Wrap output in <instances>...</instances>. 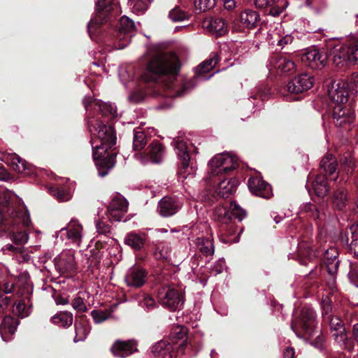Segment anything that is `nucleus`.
Returning a JSON list of instances; mask_svg holds the SVG:
<instances>
[{"mask_svg":"<svg viewBox=\"0 0 358 358\" xmlns=\"http://www.w3.org/2000/svg\"><path fill=\"white\" fill-rule=\"evenodd\" d=\"M89 131L92 136L97 138L100 145H94L92 140V155L97 167L98 173L101 177L106 176L115 165V155L107 152L116 143V135L110 125H106L94 117L88 120Z\"/></svg>","mask_w":358,"mask_h":358,"instance_id":"nucleus-1","label":"nucleus"},{"mask_svg":"<svg viewBox=\"0 0 358 358\" xmlns=\"http://www.w3.org/2000/svg\"><path fill=\"white\" fill-rule=\"evenodd\" d=\"M180 64L176 55L172 52H157L149 59L145 80H155L158 76H166L173 82L178 74Z\"/></svg>","mask_w":358,"mask_h":358,"instance_id":"nucleus-2","label":"nucleus"},{"mask_svg":"<svg viewBox=\"0 0 358 358\" xmlns=\"http://www.w3.org/2000/svg\"><path fill=\"white\" fill-rule=\"evenodd\" d=\"M0 203L7 206L8 217H5L0 210V226H3V230L0 233L1 238L4 237V233L10 229L12 222L20 217L22 224L28 227L31 224V219L27 210L22 201L11 192L6 191L0 194Z\"/></svg>","mask_w":358,"mask_h":358,"instance_id":"nucleus-3","label":"nucleus"},{"mask_svg":"<svg viewBox=\"0 0 358 358\" xmlns=\"http://www.w3.org/2000/svg\"><path fill=\"white\" fill-rule=\"evenodd\" d=\"M187 336V329L182 326H175L171 329L169 334V341H160L152 348V352L162 358H173L175 355L174 350L177 348L178 352L184 353V348L187 345L185 340Z\"/></svg>","mask_w":358,"mask_h":358,"instance_id":"nucleus-4","label":"nucleus"},{"mask_svg":"<svg viewBox=\"0 0 358 358\" xmlns=\"http://www.w3.org/2000/svg\"><path fill=\"white\" fill-rule=\"evenodd\" d=\"M95 4V15L87 25L91 37L92 33L96 32L99 26L111 21L118 10L117 0H96Z\"/></svg>","mask_w":358,"mask_h":358,"instance_id":"nucleus-5","label":"nucleus"},{"mask_svg":"<svg viewBox=\"0 0 358 358\" xmlns=\"http://www.w3.org/2000/svg\"><path fill=\"white\" fill-rule=\"evenodd\" d=\"M332 61L338 68L358 64V38H350L332 52Z\"/></svg>","mask_w":358,"mask_h":358,"instance_id":"nucleus-6","label":"nucleus"},{"mask_svg":"<svg viewBox=\"0 0 358 358\" xmlns=\"http://www.w3.org/2000/svg\"><path fill=\"white\" fill-rule=\"evenodd\" d=\"M172 144L175 148L176 154L181 161V166L179 169V179L187 185L188 181L194 179L196 174V168L192 165L189 166V155L187 151V146L184 140L180 137L173 139Z\"/></svg>","mask_w":358,"mask_h":358,"instance_id":"nucleus-7","label":"nucleus"},{"mask_svg":"<svg viewBox=\"0 0 358 358\" xmlns=\"http://www.w3.org/2000/svg\"><path fill=\"white\" fill-rule=\"evenodd\" d=\"M209 173L218 176L235 169L238 166V159L231 153L223 152L215 155L208 163Z\"/></svg>","mask_w":358,"mask_h":358,"instance_id":"nucleus-8","label":"nucleus"},{"mask_svg":"<svg viewBox=\"0 0 358 358\" xmlns=\"http://www.w3.org/2000/svg\"><path fill=\"white\" fill-rule=\"evenodd\" d=\"M315 316V313L312 308L304 306L301 311L300 316L292 322V329L298 336H299V329L311 336L316 325Z\"/></svg>","mask_w":358,"mask_h":358,"instance_id":"nucleus-9","label":"nucleus"},{"mask_svg":"<svg viewBox=\"0 0 358 358\" xmlns=\"http://www.w3.org/2000/svg\"><path fill=\"white\" fill-rule=\"evenodd\" d=\"M164 155V148L158 141L152 142L147 148L146 152H139L134 155L135 158L141 164L148 162L158 164L162 162Z\"/></svg>","mask_w":358,"mask_h":358,"instance_id":"nucleus-10","label":"nucleus"},{"mask_svg":"<svg viewBox=\"0 0 358 358\" xmlns=\"http://www.w3.org/2000/svg\"><path fill=\"white\" fill-rule=\"evenodd\" d=\"M83 104L87 111L99 110L103 117H108L110 120L117 117L116 107L111 103L102 102L90 96H86L83 99Z\"/></svg>","mask_w":358,"mask_h":358,"instance_id":"nucleus-11","label":"nucleus"},{"mask_svg":"<svg viewBox=\"0 0 358 358\" xmlns=\"http://www.w3.org/2000/svg\"><path fill=\"white\" fill-rule=\"evenodd\" d=\"M314 81V77L310 74L307 73H301L289 80L285 89L287 92L292 94L302 93L310 89Z\"/></svg>","mask_w":358,"mask_h":358,"instance_id":"nucleus-12","label":"nucleus"},{"mask_svg":"<svg viewBox=\"0 0 358 358\" xmlns=\"http://www.w3.org/2000/svg\"><path fill=\"white\" fill-rule=\"evenodd\" d=\"M327 51L315 48L308 50L301 57L302 62L313 69L324 67L327 64Z\"/></svg>","mask_w":358,"mask_h":358,"instance_id":"nucleus-13","label":"nucleus"},{"mask_svg":"<svg viewBox=\"0 0 358 358\" xmlns=\"http://www.w3.org/2000/svg\"><path fill=\"white\" fill-rule=\"evenodd\" d=\"M158 301L165 308L176 310L179 308L181 298L178 291L169 287H162L157 293Z\"/></svg>","mask_w":358,"mask_h":358,"instance_id":"nucleus-14","label":"nucleus"},{"mask_svg":"<svg viewBox=\"0 0 358 358\" xmlns=\"http://www.w3.org/2000/svg\"><path fill=\"white\" fill-rule=\"evenodd\" d=\"M55 266L60 273L75 271L77 268L75 261V251L71 250L62 251L55 258Z\"/></svg>","mask_w":358,"mask_h":358,"instance_id":"nucleus-15","label":"nucleus"},{"mask_svg":"<svg viewBox=\"0 0 358 358\" xmlns=\"http://www.w3.org/2000/svg\"><path fill=\"white\" fill-rule=\"evenodd\" d=\"M328 94L334 102V106L343 105L348 100L349 90L342 80H333L328 86Z\"/></svg>","mask_w":358,"mask_h":358,"instance_id":"nucleus-16","label":"nucleus"},{"mask_svg":"<svg viewBox=\"0 0 358 358\" xmlns=\"http://www.w3.org/2000/svg\"><path fill=\"white\" fill-rule=\"evenodd\" d=\"M127 209V199L121 195H117L111 200L108 207V217L110 220L120 221Z\"/></svg>","mask_w":358,"mask_h":358,"instance_id":"nucleus-17","label":"nucleus"},{"mask_svg":"<svg viewBox=\"0 0 358 358\" xmlns=\"http://www.w3.org/2000/svg\"><path fill=\"white\" fill-rule=\"evenodd\" d=\"M66 236L69 240H71L73 243L79 246L83 237V227L76 220H71L67 227L60 229L56 233V237L63 239V236Z\"/></svg>","mask_w":358,"mask_h":358,"instance_id":"nucleus-18","label":"nucleus"},{"mask_svg":"<svg viewBox=\"0 0 358 358\" xmlns=\"http://www.w3.org/2000/svg\"><path fill=\"white\" fill-rule=\"evenodd\" d=\"M333 107V119L337 127H345L352 124L355 119V113L348 106L336 105Z\"/></svg>","mask_w":358,"mask_h":358,"instance_id":"nucleus-19","label":"nucleus"},{"mask_svg":"<svg viewBox=\"0 0 358 358\" xmlns=\"http://www.w3.org/2000/svg\"><path fill=\"white\" fill-rule=\"evenodd\" d=\"M268 66L270 71L275 70L278 73H292L295 70L294 62L288 57L282 55H274L269 59Z\"/></svg>","mask_w":358,"mask_h":358,"instance_id":"nucleus-20","label":"nucleus"},{"mask_svg":"<svg viewBox=\"0 0 358 358\" xmlns=\"http://www.w3.org/2000/svg\"><path fill=\"white\" fill-rule=\"evenodd\" d=\"M182 203L176 198L164 196L158 203V212L162 217L175 215L182 207Z\"/></svg>","mask_w":358,"mask_h":358,"instance_id":"nucleus-21","label":"nucleus"},{"mask_svg":"<svg viewBox=\"0 0 358 358\" xmlns=\"http://www.w3.org/2000/svg\"><path fill=\"white\" fill-rule=\"evenodd\" d=\"M248 185L252 194L262 198L269 199L273 195L270 185L258 177L250 178Z\"/></svg>","mask_w":358,"mask_h":358,"instance_id":"nucleus-22","label":"nucleus"},{"mask_svg":"<svg viewBox=\"0 0 358 358\" xmlns=\"http://www.w3.org/2000/svg\"><path fill=\"white\" fill-rule=\"evenodd\" d=\"M22 222L20 217L12 222L10 229L4 233V237L9 238L15 245H22L29 240V236L25 231H18L20 223Z\"/></svg>","mask_w":358,"mask_h":358,"instance_id":"nucleus-23","label":"nucleus"},{"mask_svg":"<svg viewBox=\"0 0 358 358\" xmlns=\"http://www.w3.org/2000/svg\"><path fill=\"white\" fill-rule=\"evenodd\" d=\"M135 30L134 22L128 17L122 16L120 19L119 27V38L120 40L125 39L126 43H120L117 46L118 49H123L130 42L131 38L133 36V32Z\"/></svg>","mask_w":358,"mask_h":358,"instance_id":"nucleus-24","label":"nucleus"},{"mask_svg":"<svg viewBox=\"0 0 358 358\" xmlns=\"http://www.w3.org/2000/svg\"><path fill=\"white\" fill-rule=\"evenodd\" d=\"M203 27L216 36L225 34L228 31V26L222 17H210L203 22Z\"/></svg>","mask_w":358,"mask_h":358,"instance_id":"nucleus-25","label":"nucleus"},{"mask_svg":"<svg viewBox=\"0 0 358 358\" xmlns=\"http://www.w3.org/2000/svg\"><path fill=\"white\" fill-rule=\"evenodd\" d=\"M327 321L329 322L331 331L336 342L340 345H345L347 334L341 320L338 317L333 316Z\"/></svg>","mask_w":358,"mask_h":358,"instance_id":"nucleus-26","label":"nucleus"},{"mask_svg":"<svg viewBox=\"0 0 358 358\" xmlns=\"http://www.w3.org/2000/svg\"><path fill=\"white\" fill-rule=\"evenodd\" d=\"M111 351L115 357L124 358L137 351L134 341H117L111 347Z\"/></svg>","mask_w":358,"mask_h":358,"instance_id":"nucleus-27","label":"nucleus"},{"mask_svg":"<svg viewBox=\"0 0 358 358\" xmlns=\"http://www.w3.org/2000/svg\"><path fill=\"white\" fill-rule=\"evenodd\" d=\"M146 276L144 269L132 268L128 271L125 276V282L129 287H140L145 284Z\"/></svg>","mask_w":358,"mask_h":358,"instance_id":"nucleus-28","label":"nucleus"},{"mask_svg":"<svg viewBox=\"0 0 358 358\" xmlns=\"http://www.w3.org/2000/svg\"><path fill=\"white\" fill-rule=\"evenodd\" d=\"M293 36L291 34H281L279 31L273 30L267 33V40L270 45H278L284 48L287 45L293 42Z\"/></svg>","mask_w":358,"mask_h":358,"instance_id":"nucleus-29","label":"nucleus"},{"mask_svg":"<svg viewBox=\"0 0 358 358\" xmlns=\"http://www.w3.org/2000/svg\"><path fill=\"white\" fill-rule=\"evenodd\" d=\"M238 185V180L236 178H224L219 182L216 191L220 196L227 198L236 192Z\"/></svg>","mask_w":358,"mask_h":358,"instance_id":"nucleus-30","label":"nucleus"},{"mask_svg":"<svg viewBox=\"0 0 358 358\" xmlns=\"http://www.w3.org/2000/svg\"><path fill=\"white\" fill-rule=\"evenodd\" d=\"M18 321L10 316H6L0 324V334L3 341H8L10 338L7 336L13 335L17 329Z\"/></svg>","mask_w":358,"mask_h":358,"instance_id":"nucleus-31","label":"nucleus"},{"mask_svg":"<svg viewBox=\"0 0 358 358\" xmlns=\"http://www.w3.org/2000/svg\"><path fill=\"white\" fill-rule=\"evenodd\" d=\"M260 20L259 13L253 10H245L240 15V22L243 26L248 29H252L257 26Z\"/></svg>","mask_w":358,"mask_h":358,"instance_id":"nucleus-32","label":"nucleus"},{"mask_svg":"<svg viewBox=\"0 0 358 358\" xmlns=\"http://www.w3.org/2000/svg\"><path fill=\"white\" fill-rule=\"evenodd\" d=\"M338 251L336 248H330L326 251L325 264L329 275L334 276L336 274L339 261L337 259Z\"/></svg>","mask_w":358,"mask_h":358,"instance_id":"nucleus-33","label":"nucleus"},{"mask_svg":"<svg viewBox=\"0 0 358 358\" xmlns=\"http://www.w3.org/2000/svg\"><path fill=\"white\" fill-rule=\"evenodd\" d=\"M5 161L15 172L24 173L27 169L26 161L15 153H11L6 156Z\"/></svg>","mask_w":358,"mask_h":358,"instance_id":"nucleus-34","label":"nucleus"},{"mask_svg":"<svg viewBox=\"0 0 358 358\" xmlns=\"http://www.w3.org/2000/svg\"><path fill=\"white\" fill-rule=\"evenodd\" d=\"M313 188L318 197L325 196L329 189L327 182V177L324 175L317 176L313 183Z\"/></svg>","mask_w":358,"mask_h":358,"instance_id":"nucleus-35","label":"nucleus"},{"mask_svg":"<svg viewBox=\"0 0 358 358\" xmlns=\"http://www.w3.org/2000/svg\"><path fill=\"white\" fill-rule=\"evenodd\" d=\"M145 236L144 234H138L136 233L128 234L124 238V243L131 247L135 250L141 249L144 245Z\"/></svg>","mask_w":358,"mask_h":358,"instance_id":"nucleus-36","label":"nucleus"},{"mask_svg":"<svg viewBox=\"0 0 358 358\" xmlns=\"http://www.w3.org/2000/svg\"><path fill=\"white\" fill-rule=\"evenodd\" d=\"M195 243L198 250L206 256H210L214 253V245L211 238L198 237Z\"/></svg>","mask_w":358,"mask_h":358,"instance_id":"nucleus-37","label":"nucleus"},{"mask_svg":"<svg viewBox=\"0 0 358 358\" xmlns=\"http://www.w3.org/2000/svg\"><path fill=\"white\" fill-rule=\"evenodd\" d=\"M220 61V57L217 53H213L210 55L208 59H206L196 67L198 72V78H201V74L207 73L213 69Z\"/></svg>","mask_w":358,"mask_h":358,"instance_id":"nucleus-38","label":"nucleus"},{"mask_svg":"<svg viewBox=\"0 0 358 358\" xmlns=\"http://www.w3.org/2000/svg\"><path fill=\"white\" fill-rule=\"evenodd\" d=\"M220 61V57L217 53H213L210 55L208 59H206L196 67L198 72V78H201V74L207 73L213 69Z\"/></svg>","mask_w":358,"mask_h":358,"instance_id":"nucleus-39","label":"nucleus"},{"mask_svg":"<svg viewBox=\"0 0 358 358\" xmlns=\"http://www.w3.org/2000/svg\"><path fill=\"white\" fill-rule=\"evenodd\" d=\"M52 323L59 327H69L73 323V315L69 312H61L52 317Z\"/></svg>","mask_w":358,"mask_h":358,"instance_id":"nucleus-40","label":"nucleus"},{"mask_svg":"<svg viewBox=\"0 0 358 358\" xmlns=\"http://www.w3.org/2000/svg\"><path fill=\"white\" fill-rule=\"evenodd\" d=\"M336 160L332 155H326L320 162V169L328 173L329 175L333 174L336 171Z\"/></svg>","mask_w":358,"mask_h":358,"instance_id":"nucleus-41","label":"nucleus"},{"mask_svg":"<svg viewBox=\"0 0 358 358\" xmlns=\"http://www.w3.org/2000/svg\"><path fill=\"white\" fill-rule=\"evenodd\" d=\"M348 201L347 192L343 188L338 189L334 195L333 203L338 210H343Z\"/></svg>","mask_w":358,"mask_h":358,"instance_id":"nucleus-42","label":"nucleus"},{"mask_svg":"<svg viewBox=\"0 0 358 358\" xmlns=\"http://www.w3.org/2000/svg\"><path fill=\"white\" fill-rule=\"evenodd\" d=\"M169 17L173 22H182L188 20L189 14L182 10L180 7L176 6L169 11Z\"/></svg>","mask_w":358,"mask_h":358,"instance_id":"nucleus-43","label":"nucleus"},{"mask_svg":"<svg viewBox=\"0 0 358 358\" xmlns=\"http://www.w3.org/2000/svg\"><path fill=\"white\" fill-rule=\"evenodd\" d=\"M215 217L220 222L227 223L231 220L229 208H227L224 206H218L215 209Z\"/></svg>","mask_w":358,"mask_h":358,"instance_id":"nucleus-44","label":"nucleus"},{"mask_svg":"<svg viewBox=\"0 0 358 358\" xmlns=\"http://www.w3.org/2000/svg\"><path fill=\"white\" fill-rule=\"evenodd\" d=\"M229 211L231 219L234 217L241 221L246 217V211L235 201L231 202Z\"/></svg>","mask_w":358,"mask_h":358,"instance_id":"nucleus-45","label":"nucleus"},{"mask_svg":"<svg viewBox=\"0 0 358 358\" xmlns=\"http://www.w3.org/2000/svg\"><path fill=\"white\" fill-rule=\"evenodd\" d=\"M146 144L145 134L140 130L134 131L133 147L135 150H141Z\"/></svg>","mask_w":358,"mask_h":358,"instance_id":"nucleus-46","label":"nucleus"},{"mask_svg":"<svg viewBox=\"0 0 358 358\" xmlns=\"http://www.w3.org/2000/svg\"><path fill=\"white\" fill-rule=\"evenodd\" d=\"M350 250L354 253V255L358 259V229L356 226H352L350 228Z\"/></svg>","mask_w":358,"mask_h":358,"instance_id":"nucleus-47","label":"nucleus"},{"mask_svg":"<svg viewBox=\"0 0 358 358\" xmlns=\"http://www.w3.org/2000/svg\"><path fill=\"white\" fill-rule=\"evenodd\" d=\"M148 2L145 0H129L128 3L134 13L141 14L146 10Z\"/></svg>","mask_w":358,"mask_h":358,"instance_id":"nucleus-48","label":"nucleus"},{"mask_svg":"<svg viewBox=\"0 0 358 358\" xmlns=\"http://www.w3.org/2000/svg\"><path fill=\"white\" fill-rule=\"evenodd\" d=\"M194 5L196 11L204 12L214 7L215 0H194Z\"/></svg>","mask_w":358,"mask_h":358,"instance_id":"nucleus-49","label":"nucleus"},{"mask_svg":"<svg viewBox=\"0 0 358 358\" xmlns=\"http://www.w3.org/2000/svg\"><path fill=\"white\" fill-rule=\"evenodd\" d=\"M13 312L18 317L24 318L30 314V308L24 302L19 301L15 303Z\"/></svg>","mask_w":358,"mask_h":358,"instance_id":"nucleus-50","label":"nucleus"},{"mask_svg":"<svg viewBox=\"0 0 358 358\" xmlns=\"http://www.w3.org/2000/svg\"><path fill=\"white\" fill-rule=\"evenodd\" d=\"M348 90L352 94H358V72L352 73L345 83Z\"/></svg>","mask_w":358,"mask_h":358,"instance_id":"nucleus-51","label":"nucleus"},{"mask_svg":"<svg viewBox=\"0 0 358 358\" xmlns=\"http://www.w3.org/2000/svg\"><path fill=\"white\" fill-rule=\"evenodd\" d=\"M91 315L94 322L99 324L108 319L110 313L108 310H93L91 312Z\"/></svg>","mask_w":358,"mask_h":358,"instance_id":"nucleus-52","label":"nucleus"},{"mask_svg":"<svg viewBox=\"0 0 358 358\" xmlns=\"http://www.w3.org/2000/svg\"><path fill=\"white\" fill-rule=\"evenodd\" d=\"M303 210L307 213L308 216L312 217L314 220H321L322 215L320 214L317 208L314 204L306 203L303 206Z\"/></svg>","mask_w":358,"mask_h":358,"instance_id":"nucleus-53","label":"nucleus"},{"mask_svg":"<svg viewBox=\"0 0 358 358\" xmlns=\"http://www.w3.org/2000/svg\"><path fill=\"white\" fill-rule=\"evenodd\" d=\"M75 329L76 336L74 342L84 341L88 334V330L81 323H75Z\"/></svg>","mask_w":358,"mask_h":358,"instance_id":"nucleus-54","label":"nucleus"},{"mask_svg":"<svg viewBox=\"0 0 358 358\" xmlns=\"http://www.w3.org/2000/svg\"><path fill=\"white\" fill-rule=\"evenodd\" d=\"M49 192L52 195L55 196L60 201H68L71 198L69 193L63 189L58 187H50Z\"/></svg>","mask_w":358,"mask_h":358,"instance_id":"nucleus-55","label":"nucleus"},{"mask_svg":"<svg viewBox=\"0 0 358 358\" xmlns=\"http://www.w3.org/2000/svg\"><path fill=\"white\" fill-rule=\"evenodd\" d=\"M138 304L146 311H150L154 309L157 306L154 299L149 295H144L143 298L139 300Z\"/></svg>","mask_w":358,"mask_h":358,"instance_id":"nucleus-56","label":"nucleus"},{"mask_svg":"<svg viewBox=\"0 0 358 358\" xmlns=\"http://www.w3.org/2000/svg\"><path fill=\"white\" fill-rule=\"evenodd\" d=\"M341 163L343 170L348 173H352L355 167L353 159L348 155L341 159Z\"/></svg>","mask_w":358,"mask_h":358,"instance_id":"nucleus-57","label":"nucleus"},{"mask_svg":"<svg viewBox=\"0 0 358 358\" xmlns=\"http://www.w3.org/2000/svg\"><path fill=\"white\" fill-rule=\"evenodd\" d=\"M322 317L324 320H329L331 317V306L330 299L328 297L322 299Z\"/></svg>","mask_w":358,"mask_h":358,"instance_id":"nucleus-58","label":"nucleus"},{"mask_svg":"<svg viewBox=\"0 0 358 358\" xmlns=\"http://www.w3.org/2000/svg\"><path fill=\"white\" fill-rule=\"evenodd\" d=\"M350 271L348 273V278L350 282L357 287H358V264L356 263H351L350 264Z\"/></svg>","mask_w":358,"mask_h":358,"instance_id":"nucleus-59","label":"nucleus"},{"mask_svg":"<svg viewBox=\"0 0 358 358\" xmlns=\"http://www.w3.org/2000/svg\"><path fill=\"white\" fill-rule=\"evenodd\" d=\"M96 231L99 234H107L110 231V226L107 222L102 220H98L96 222Z\"/></svg>","mask_w":358,"mask_h":358,"instance_id":"nucleus-60","label":"nucleus"},{"mask_svg":"<svg viewBox=\"0 0 358 358\" xmlns=\"http://www.w3.org/2000/svg\"><path fill=\"white\" fill-rule=\"evenodd\" d=\"M72 306L75 310H78L80 312L84 313L87 310V308L85 304L84 303L83 299L80 296H76L74 298V299L73 300Z\"/></svg>","mask_w":358,"mask_h":358,"instance_id":"nucleus-61","label":"nucleus"},{"mask_svg":"<svg viewBox=\"0 0 358 358\" xmlns=\"http://www.w3.org/2000/svg\"><path fill=\"white\" fill-rule=\"evenodd\" d=\"M278 5L272 7L270 10V14L273 16H278L280 13L283 12L285 8L287 6V1H282L280 3H279L278 1H277Z\"/></svg>","mask_w":358,"mask_h":358,"instance_id":"nucleus-62","label":"nucleus"},{"mask_svg":"<svg viewBox=\"0 0 358 358\" xmlns=\"http://www.w3.org/2000/svg\"><path fill=\"white\" fill-rule=\"evenodd\" d=\"M1 251L3 254H6L7 252H12L13 253H20L21 252V248L17 245H13V244H6L1 248Z\"/></svg>","mask_w":358,"mask_h":358,"instance_id":"nucleus-63","label":"nucleus"},{"mask_svg":"<svg viewBox=\"0 0 358 358\" xmlns=\"http://www.w3.org/2000/svg\"><path fill=\"white\" fill-rule=\"evenodd\" d=\"M225 268V262L223 259H219L213 266L212 273L214 275L221 273Z\"/></svg>","mask_w":358,"mask_h":358,"instance_id":"nucleus-64","label":"nucleus"}]
</instances>
